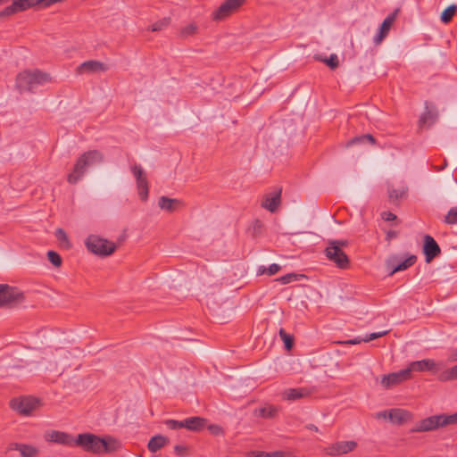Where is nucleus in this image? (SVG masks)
Here are the masks:
<instances>
[{
    "instance_id": "nucleus-13",
    "label": "nucleus",
    "mask_w": 457,
    "mask_h": 457,
    "mask_svg": "<svg viewBox=\"0 0 457 457\" xmlns=\"http://www.w3.org/2000/svg\"><path fill=\"white\" fill-rule=\"evenodd\" d=\"M438 115L436 107L432 103L426 101L425 111L420 116L418 121L419 128L430 127L437 120Z\"/></svg>"
},
{
    "instance_id": "nucleus-12",
    "label": "nucleus",
    "mask_w": 457,
    "mask_h": 457,
    "mask_svg": "<svg viewBox=\"0 0 457 457\" xmlns=\"http://www.w3.org/2000/svg\"><path fill=\"white\" fill-rule=\"evenodd\" d=\"M246 0H225L219 8L213 12L214 21H222L236 12Z\"/></svg>"
},
{
    "instance_id": "nucleus-28",
    "label": "nucleus",
    "mask_w": 457,
    "mask_h": 457,
    "mask_svg": "<svg viewBox=\"0 0 457 457\" xmlns=\"http://www.w3.org/2000/svg\"><path fill=\"white\" fill-rule=\"evenodd\" d=\"M55 237L60 243L61 247L69 250L71 248L72 245L69 240V237L66 232L62 228H57L55 231Z\"/></svg>"
},
{
    "instance_id": "nucleus-38",
    "label": "nucleus",
    "mask_w": 457,
    "mask_h": 457,
    "mask_svg": "<svg viewBox=\"0 0 457 457\" xmlns=\"http://www.w3.org/2000/svg\"><path fill=\"white\" fill-rule=\"evenodd\" d=\"M324 62L331 69L335 70L338 67L339 62L337 55L335 54H332L328 58L324 60Z\"/></svg>"
},
{
    "instance_id": "nucleus-34",
    "label": "nucleus",
    "mask_w": 457,
    "mask_h": 457,
    "mask_svg": "<svg viewBox=\"0 0 457 457\" xmlns=\"http://www.w3.org/2000/svg\"><path fill=\"white\" fill-rule=\"evenodd\" d=\"M278 412L277 408L273 406L262 407L258 410V415L262 418H273Z\"/></svg>"
},
{
    "instance_id": "nucleus-10",
    "label": "nucleus",
    "mask_w": 457,
    "mask_h": 457,
    "mask_svg": "<svg viewBox=\"0 0 457 457\" xmlns=\"http://www.w3.org/2000/svg\"><path fill=\"white\" fill-rule=\"evenodd\" d=\"M326 257L339 269L345 270L350 266V259L347 254L340 249L337 245L330 244L325 248Z\"/></svg>"
},
{
    "instance_id": "nucleus-39",
    "label": "nucleus",
    "mask_w": 457,
    "mask_h": 457,
    "mask_svg": "<svg viewBox=\"0 0 457 457\" xmlns=\"http://www.w3.org/2000/svg\"><path fill=\"white\" fill-rule=\"evenodd\" d=\"M197 30V27L195 24H189L181 29L180 33L183 37H188L194 35Z\"/></svg>"
},
{
    "instance_id": "nucleus-57",
    "label": "nucleus",
    "mask_w": 457,
    "mask_h": 457,
    "mask_svg": "<svg viewBox=\"0 0 457 457\" xmlns=\"http://www.w3.org/2000/svg\"><path fill=\"white\" fill-rule=\"evenodd\" d=\"M10 0H0V5H3V4H5L9 2Z\"/></svg>"
},
{
    "instance_id": "nucleus-56",
    "label": "nucleus",
    "mask_w": 457,
    "mask_h": 457,
    "mask_svg": "<svg viewBox=\"0 0 457 457\" xmlns=\"http://www.w3.org/2000/svg\"><path fill=\"white\" fill-rule=\"evenodd\" d=\"M451 360L457 361V349L453 350L451 353Z\"/></svg>"
},
{
    "instance_id": "nucleus-26",
    "label": "nucleus",
    "mask_w": 457,
    "mask_h": 457,
    "mask_svg": "<svg viewBox=\"0 0 457 457\" xmlns=\"http://www.w3.org/2000/svg\"><path fill=\"white\" fill-rule=\"evenodd\" d=\"M169 443V439L162 435L153 436L148 444L147 448L151 453H156Z\"/></svg>"
},
{
    "instance_id": "nucleus-47",
    "label": "nucleus",
    "mask_w": 457,
    "mask_h": 457,
    "mask_svg": "<svg viewBox=\"0 0 457 457\" xmlns=\"http://www.w3.org/2000/svg\"><path fill=\"white\" fill-rule=\"evenodd\" d=\"M250 457H270V453L264 451H252L249 453Z\"/></svg>"
},
{
    "instance_id": "nucleus-25",
    "label": "nucleus",
    "mask_w": 457,
    "mask_h": 457,
    "mask_svg": "<svg viewBox=\"0 0 457 457\" xmlns=\"http://www.w3.org/2000/svg\"><path fill=\"white\" fill-rule=\"evenodd\" d=\"M102 439L104 445H102V453H111L121 448L120 442L111 436L102 437Z\"/></svg>"
},
{
    "instance_id": "nucleus-1",
    "label": "nucleus",
    "mask_w": 457,
    "mask_h": 457,
    "mask_svg": "<svg viewBox=\"0 0 457 457\" xmlns=\"http://www.w3.org/2000/svg\"><path fill=\"white\" fill-rule=\"evenodd\" d=\"M104 155L98 150H89L83 153L76 161L72 171L68 175L70 184L78 183L84 176L88 167L104 162Z\"/></svg>"
},
{
    "instance_id": "nucleus-30",
    "label": "nucleus",
    "mask_w": 457,
    "mask_h": 457,
    "mask_svg": "<svg viewBox=\"0 0 457 457\" xmlns=\"http://www.w3.org/2000/svg\"><path fill=\"white\" fill-rule=\"evenodd\" d=\"M16 449L19 450L22 457H35L38 452L34 446L24 444L17 445Z\"/></svg>"
},
{
    "instance_id": "nucleus-4",
    "label": "nucleus",
    "mask_w": 457,
    "mask_h": 457,
    "mask_svg": "<svg viewBox=\"0 0 457 457\" xmlns=\"http://www.w3.org/2000/svg\"><path fill=\"white\" fill-rule=\"evenodd\" d=\"M55 3H48L46 0H12V4L0 12V19L10 17L18 12H25L37 6L47 8Z\"/></svg>"
},
{
    "instance_id": "nucleus-27",
    "label": "nucleus",
    "mask_w": 457,
    "mask_h": 457,
    "mask_svg": "<svg viewBox=\"0 0 457 457\" xmlns=\"http://www.w3.org/2000/svg\"><path fill=\"white\" fill-rule=\"evenodd\" d=\"M158 205L161 209L172 212L178 208V206L181 205V202L178 199L161 196L159 198Z\"/></svg>"
},
{
    "instance_id": "nucleus-42",
    "label": "nucleus",
    "mask_w": 457,
    "mask_h": 457,
    "mask_svg": "<svg viewBox=\"0 0 457 457\" xmlns=\"http://www.w3.org/2000/svg\"><path fill=\"white\" fill-rule=\"evenodd\" d=\"M438 379L442 382L453 380V374L451 373V368L442 371L438 375Z\"/></svg>"
},
{
    "instance_id": "nucleus-22",
    "label": "nucleus",
    "mask_w": 457,
    "mask_h": 457,
    "mask_svg": "<svg viewBox=\"0 0 457 457\" xmlns=\"http://www.w3.org/2000/svg\"><path fill=\"white\" fill-rule=\"evenodd\" d=\"M397 12L398 11L395 10L394 12L389 14L381 23L378 33L374 37V42L377 45L380 44L381 41L387 36L390 28L396 18Z\"/></svg>"
},
{
    "instance_id": "nucleus-53",
    "label": "nucleus",
    "mask_w": 457,
    "mask_h": 457,
    "mask_svg": "<svg viewBox=\"0 0 457 457\" xmlns=\"http://www.w3.org/2000/svg\"><path fill=\"white\" fill-rule=\"evenodd\" d=\"M447 166V161L445 159L443 163H441L440 166H434L435 170H443L444 169H445Z\"/></svg>"
},
{
    "instance_id": "nucleus-58",
    "label": "nucleus",
    "mask_w": 457,
    "mask_h": 457,
    "mask_svg": "<svg viewBox=\"0 0 457 457\" xmlns=\"http://www.w3.org/2000/svg\"><path fill=\"white\" fill-rule=\"evenodd\" d=\"M452 178L457 183V179L453 177V175L452 174Z\"/></svg>"
},
{
    "instance_id": "nucleus-35",
    "label": "nucleus",
    "mask_w": 457,
    "mask_h": 457,
    "mask_svg": "<svg viewBox=\"0 0 457 457\" xmlns=\"http://www.w3.org/2000/svg\"><path fill=\"white\" fill-rule=\"evenodd\" d=\"M304 275L302 274H296V273H287L278 278L276 279V281L280 282L281 284H289L293 281L297 280L299 278H303Z\"/></svg>"
},
{
    "instance_id": "nucleus-17",
    "label": "nucleus",
    "mask_w": 457,
    "mask_h": 457,
    "mask_svg": "<svg viewBox=\"0 0 457 457\" xmlns=\"http://www.w3.org/2000/svg\"><path fill=\"white\" fill-rule=\"evenodd\" d=\"M417 261L416 255H410L405 260L397 262V257L394 256L393 258L387 261L386 266L390 269L389 275L392 276L398 271L404 270L409 267L412 266Z\"/></svg>"
},
{
    "instance_id": "nucleus-36",
    "label": "nucleus",
    "mask_w": 457,
    "mask_h": 457,
    "mask_svg": "<svg viewBox=\"0 0 457 457\" xmlns=\"http://www.w3.org/2000/svg\"><path fill=\"white\" fill-rule=\"evenodd\" d=\"M47 258L49 262L54 266V267H60L62 265V257L61 255L56 253L55 251L50 250L47 252Z\"/></svg>"
},
{
    "instance_id": "nucleus-33",
    "label": "nucleus",
    "mask_w": 457,
    "mask_h": 457,
    "mask_svg": "<svg viewBox=\"0 0 457 457\" xmlns=\"http://www.w3.org/2000/svg\"><path fill=\"white\" fill-rule=\"evenodd\" d=\"M281 270V266L277 263H272L270 265L269 268H265L264 266H260L257 271L258 275H262L267 273L268 275L271 276L276 274Z\"/></svg>"
},
{
    "instance_id": "nucleus-59",
    "label": "nucleus",
    "mask_w": 457,
    "mask_h": 457,
    "mask_svg": "<svg viewBox=\"0 0 457 457\" xmlns=\"http://www.w3.org/2000/svg\"><path fill=\"white\" fill-rule=\"evenodd\" d=\"M452 209H453V210H455V212H456V214H457V206H456V207H453Z\"/></svg>"
},
{
    "instance_id": "nucleus-46",
    "label": "nucleus",
    "mask_w": 457,
    "mask_h": 457,
    "mask_svg": "<svg viewBox=\"0 0 457 457\" xmlns=\"http://www.w3.org/2000/svg\"><path fill=\"white\" fill-rule=\"evenodd\" d=\"M328 244L332 245H337L340 249L343 247H346L349 245V242L347 240H331L328 242Z\"/></svg>"
},
{
    "instance_id": "nucleus-3",
    "label": "nucleus",
    "mask_w": 457,
    "mask_h": 457,
    "mask_svg": "<svg viewBox=\"0 0 457 457\" xmlns=\"http://www.w3.org/2000/svg\"><path fill=\"white\" fill-rule=\"evenodd\" d=\"M451 424H457V411L453 414L433 415L416 423L411 432H428Z\"/></svg>"
},
{
    "instance_id": "nucleus-40",
    "label": "nucleus",
    "mask_w": 457,
    "mask_h": 457,
    "mask_svg": "<svg viewBox=\"0 0 457 457\" xmlns=\"http://www.w3.org/2000/svg\"><path fill=\"white\" fill-rule=\"evenodd\" d=\"M445 222L451 225L457 224V214L455 210H453L452 208L449 210L445 218Z\"/></svg>"
},
{
    "instance_id": "nucleus-6",
    "label": "nucleus",
    "mask_w": 457,
    "mask_h": 457,
    "mask_svg": "<svg viewBox=\"0 0 457 457\" xmlns=\"http://www.w3.org/2000/svg\"><path fill=\"white\" fill-rule=\"evenodd\" d=\"M163 423L173 430L187 428L190 431L199 432L203 430L207 423V420L202 417H190L184 420H166Z\"/></svg>"
},
{
    "instance_id": "nucleus-48",
    "label": "nucleus",
    "mask_w": 457,
    "mask_h": 457,
    "mask_svg": "<svg viewBox=\"0 0 457 457\" xmlns=\"http://www.w3.org/2000/svg\"><path fill=\"white\" fill-rule=\"evenodd\" d=\"M382 218L386 221H393L397 219L396 215L391 212H382Z\"/></svg>"
},
{
    "instance_id": "nucleus-7",
    "label": "nucleus",
    "mask_w": 457,
    "mask_h": 457,
    "mask_svg": "<svg viewBox=\"0 0 457 457\" xmlns=\"http://www.w3.org/2000/svg\"><path fill=\"white\" fill-rule=\"evenodd\" d=\"M76 445L80 446L84 451L93 453H101L103 439L99 436L91 433L79 434L76 438Z\"/></svg>"
},
{
    "instance_id": "nucleus-31",
    "label": "nucleus",
    "mask_w": 457,
    "mask_h": 457,
    "mask_svg": "<svg viewBox=\"0 0 457 457\" xmlns=\"http://www.w3.org/2000/svg\"><path fill=\"white\" fill-rule=\"evenodd\" d=\"M279 337L281 340L284 342V345L286 350L290 351L294 347L295 339L294 337L286 332L284 328L279 329Z\"/></svg>"
},
{
    "instance_id": "nucleus-15",
    "label": "nucleus",
    "mask_w": 457,
    "mask_h": 457,
    "mask_svg": "<svg viewBox=\"0 0 457 457\" xmlns=\"http://www.w3.org/2000/svg\"><path fill=\"white\" fill-rule=\"evenodd\" d=\"M423 253L427 263L431 262L436 256L441 253V249L430 235H426L423 239Z\"/></svg>"
},
{
    "instance_id": "nucleus-16",
    "label": "nucleus",
    "mask_w": 457,
    "mask_h": 457,
    "mask_svg": "<svg viewBox=\"0 0 457 457\" xmlns=\"http://www.w3.org/2000/svg\"><path fill=\"white\" fill-rule=\"evenodd\" d=\"M411 378V370H402L399 372H393L387 375H384L381 379V384L385 388L396 386L403 381Z\"/></svg>"
},
{
    "instance_id": "nucleus-8",
    "label": "nucleus",
    "mask_w": 457,
    "mask_h": 457,
    "mask_svg": "<svg viewBox=\"0 0 457 457\" xmlns=\"http://www.w3.org/2000/svg\"><path fill=\"white\" fill-rule=\"evenodd\" d=\"M40 406V400L33 396L13 398L10 401V407L21 415L28 416Z\"/></svg>"
},
{
    "instance_id": "nucleus-32",
    "label": "nucleus",
    "mask_w": 457,
    "mask_h": 457,
    "mask_svg": "<svg viewBox=\"0 0 457 457\" xmlns=\"http://www.w3.org/2000/svg\"><path fill=\"white\" fill-rule=\"evenodd\" d=\"M387 193L389 200L393 203H395L406 194V190L388 187Z\"/></svg>"
},
{
    "instance_id": "nucleus-49",
    "label": "nucleus",
    "mask_w": 457,
    "mask_h": 457,
    "mask_svg": "<svg viewBox=\"0 0 457 457\" xmlns=\"http://www.w3.org/2000/svg\"><path fill=\"white\" fill-rule=\"evenodd\" d=\"M270 457H287L289 454L283 451H275L270 453Z\"/></svg>"
},
{
    "instance_id": "nucleus-20",
    "label": "nucleus",
    "mask_w": 457,
    "mask_h": 457,
    "mask_svg": "<svg viewBox=\"0 0 457 457\" xmlns=\"http://www.w3.org/2000/svg\"><path fill=\"white\" fill-rule=\"evenodd\" d=\"M356 446L357 444L354 441L337 442L327 449V453L332 456L345 454L353 451Z\"/></svg>"
},
{
    "instance_id": "nucleus-24",
    "label": "nucleus",
    "mask_w": 457,
    "mask_h": 457,
    "mask_svg": "<svg viewBox=\"0 0 457 457\" xmlns=\"http://www.w3.org/2000/svg\"><path fill=\"white\" fill-rule=\"evenodd\" d=\"M281 192L282 189L279 188L277 191L267 195L265 196V200L262 204V206L271 212H276L281 202Z\"/></svg>"
},
{
    "instance_id": "nucleus-5",
    "label": "nucleus",
    "mask_w": 457,
    "mask_h": 457,
    "mask_svg": "<svg viewBox=\"0 0 457 457\" xmlns=\"http://www.w3.org/2000/svg\"><path fill=\"white\" fill-rule=\"evenodd\" d=\"M85 245L90 253L99 256H109L117 249L116 244L96 235H89Z\"/></svg>"
},
{
    "instance_id": "nucleus-41",
    "label": "nucleus",
    "mask_w": 457,
    "mask_h": 457,
    "mask_svg": "<svg viewBox=\"0 0 457 457\" xmlns=\"http://www.w3.org/2000/svg\"><path fill=\"white\" fill-rule=\"evenodd\" d=\"M387 334H388V330L382 331V332H373V333H370V335L366 336V337H364V339H363V342H370L371 340L384 337Z\"/></svg>"
},
{
    "instance_id": "nucleus-29",
    "label": "nucleus",
    "mask_w": 457,
    "mask_h": 457,
    "mask_svg": "<svg viewBox=\"0 0 457 457\" xmlns=\"http://www.w3.org/2000/svg\"><path fill=\"white\" fill-rule=\"evenodd\" d=\"M457 12V5L451 4L447 6L441 13L440 19L443 23H449Z\"/></svg>"
},
{
    "instance_id": "nucleus-11",
    "label": "nucleus",
    "mask_w": 457,
    "mask_h": 457,
    "mask_svg": "<svg viewBox=\"0 0 457 457\" xmlns=\"http://www.w3.org/2000/svg\"><path fill=\"white\" fill-rule=\"evenodd\" d=\"M131 172L136 178L137 193L142 201H146L148 198L149 186L146 174L141 166L135 164L131 167Z\"/></svg>"
},
{
    "instance_id": "nucleus-43",
    "label": "nucleus",
    "mask_w": 457,
    "mask_h": 457,
    "mask_svg": "<svg viewBox=\"0 0 457 457\" xmlns=\"http://www.w3.org/2000/svg\"><path fill=\"white\" fill-rule=\"evenodd\" d=\"M357 144H365V140L363 138V135L354 137L352 139L348 140L346 145H345V146L349 147V146H352V145H357Z\"/></svg>"
},
{
    "instance_id": "nucleus-9",
    "label": "nucleus",
    "mask_w": 457,
    "mask_h": 457,
    "mask_svg": "<svg viewBox=\"0 0 457 457\" xmlns=\"http://www.w3.org/2000/svg\"><path fill=\"white\" fill-rule=\"evenodd\" d=\"M23 300L24 294L17 287L0 284V308L12 303H21Z\"/></svg>"
},
{
    "instance_id": "nucleus-18",
    "label": "nucleus",
    "mask_w": 457,
    "mask_h": 457,
    "mask_svg": "<svg viewBox=\"0 0 457 457\" xmlns=\"http://www.w3.org/2000/svg\"><path fill=\"white\" fill-rule=\"evenodd\" d=\"M46 437L50 442L63 445L66 446L76 445V438H74L71 434H68L66 432L52 430L46 434Z\"/></svg>"
},
{
    "instance_id": "nucleus-23",
    "label": "nucleus",
    "mask_w": 457,
    "mask_h": 457,
    "mask_svg": "<svg viewBox=\"0 0 457 457\" xmlns=\"http://www.w3.org/2000/svg\"><path fill=\"white\" fill-rule=\"evenodd\" d=\"M388 418L394 424L403 425L412 418L409 411L403 409H392L388 412Z\"/></svg>"
},
{
    "instance_id": "nucleus-14",
    "label": "nucleus",
    "mask_w": 457,
    "mask_h": 457,
    "mask_svg": "<svg viewBox=\"0 0 457 457\" xmlns=\"http://www.w3.org/2000/svg\"><path fill=\"white\" fill-rule=\"evenodd\" d=\"M109 70V66L103 62L97 60H89L82 62L76 68V73L82 75L85 73L105 72Z\"/></svg>"
},
{
    "instance_id": "nucleus-19",
    "label": "nucleus",
    "mask_w": 457,
    "mask_h": 457,
    "mask_svg": "<svg viewBox=\"0 0 457 457\" xmlns=\"http://www.w3.org/2000/svg\"><path fill=\"white\" fill-rule=\"evenodd\" d=\"M314 391V388L309 387L288 388L282 393V397L285 400L295 401L310 396Z\"/></svg>"
},
{
    "instance_id": "nucleus-37",
    "label": "nucleus",
    "mask_w": 457,
    "mask_h": 457,
    "mask_svg": "<svg viewBox=\"0 0 457 457\" xmlns=\"http://www.w3.org/2000/svg\"><path fill=\"white\" fill-rule=\"evenodd\" d=\"M170 23V18H163L160 21H157L154 22L150 30L153 32L161 31L164 28H166Z\"/></svg>"
},
{
    "instance_id": "nucleus-21",
    "label": "nucleus",
    "mask_w": 457,
    "mask_h": 457,
    "mask_svg": "<svg viewBox=\"0 0 457 457\" xmlns=\"http://www.w3.org/2000/svg\"><path fill=\"white\" fill-rule=\"evenodd\" d=\"M407 370H411V373L412 371H424L429 370L434 373L438 370V364L431 359H424L421 361H415L410 363Z\"/></svg>"
},
{
    "instance_id": "nucleus-45",
    "label": "nucleus",
    "mask_w": 457,
    "mask_h": 457,
    "mask_svg": "<svg viewBox=\"0 0 457 457\" xmlns=\"http://www.w3.org/2000/svg\"><path fill=\"white\" fill-rule=\"evenodd\" d=\"M174 452L177 455L184 457L187 454V447L185 445H177L174 447Z\"/></svg>"
},
{
    "instance_id": "nucleus-50",
    "label": "nucleus",
    "mask_w": 457,
    "mask_h": 457,
    "mask_svg": "<svg viewBox=\"0 0 457 457\" xmlns=\"http://www.w3.org/2000/svg\"><path fill=\"white\" fill-rule=\"evenodd\" d=\"M397 236H398V232H397V231H395V230H389V231H387V233H386V239L387 241H390V240H392L393 238L397 237Z\"/></svg>"
},
{
    "instance_id": "nucleus-44",
    "label": "nucleus",
    "mask_w": 457,
    "mask_h": 457,
    "mask_svg": "<svg viewBox=\"0 0 457 457\" xmlns=\"http://www.w3.org/2000/svg\"><path fill=\"white\" fill-rule=\"evenodd\" d=\"M208 430L210 431L211 434L214 435V436H219V435H222L223 434V428L219 426V425H210L208 426Z\"/></svg>"
},
{
    "instance_id": "nucleus-2",
    "label": "nucleus",
    "mask_w": 457,
    "mask_h": 457,
    "mask_svg": "<svg viewBox=\"0 0 457 457\" xmlns=\"http://www.w3.org/2000/svg\"><path fill=\"white\" fill-rule=\"evenodd\" d=\"M50 75L40 70H26L20 72L16 77V87L20 92L32 91L36 85H42L50 81Z\"/></svg>"
},
{
    "instance_id": "nucleus-52",
    "label": "nucleus",
    "mask_w": 457,
    "mask_h": 457,
    "mask_svg": "<svg viewBox=\"0 0 457 457\" xmlns=\"http://www.w3.org/2000/svg\"><path fill=\"white\" fill-rule=\"evenodd\" d=\"M363 339L364 338H361V337H355L353 339H350V340L346 341L345 344L357 345V344H360L361 342H363Z\"/></svg>"
},
{
    "instance_id": "nucleus-51",
    "label": "nucleus",
    "mask_w": 457,
    "mask_h": 457,
    "mask_svg": "<svg viewBox=\"0 0 457 457\" xmlns=\"http://www.w3.org/2000/svg\"><path fill=\"white\" fill-rule=\"evenodd\" d=\"M363 138L365 140V143L369 142L372 145L376 143V139L371 134L363 135Z\"/></svg>"
},
{
    "instance_id": "nucleus-55",
    "label": "nucleus",
    "mask_w": 457,
    "mask_h": 457,
    "mask_svg": "<svg viewBox=\"0 0 457 457\" xmlns=\"http://www.w3.org/2000/svg\"><path fill=\"white\" fill-rule=\"evenodd\" d=\"M306 428H307V429H310V430H313V431H315V432H318V431H319V428H318L315 425H313V424H308V425L306 426Z\"/></svg>"
},
{
    "instance_id": "nucleus-54",
    "label": "nucleus",
    "mask_w": 457,
    "mask_h": 457,
    "mask_svg": "<svg viewBox=\"0 0 457 457\" xmlns=\"http://www.w3.org/2000/svg\"><path fill=\"white\" fill-rule=\"evenodd\" d=\"M451 373L453 374V380L457 379V365L451 368Z\"/></svg>"
}]
</instances>
